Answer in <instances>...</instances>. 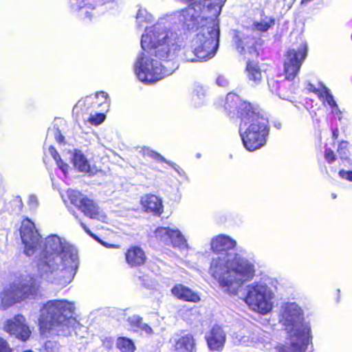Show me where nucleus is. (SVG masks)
<instances>
[{"label": "nucleus", "instance_id": "obj_3", "mask_svg": "<svg viewBox=\"0 0 352 352\" xmlns=\"http://www.w3.org/2000/svg\"><path fill=\"white\" fill-rule=\"evenodd\" d=\"M210 245L215 254L210 261V275L223 292L236 295L244 284L254 278V263L234 251L236 241L230 236L217 235L212 239Z\"/></svg>", "mask_w": 352, "mask_h": 352}, {"label": "nucleus", "instance_id": "obj_8", "mask_svg": "<svg viewBox=\"0 0 352 352\" xmlns=\"http://www.w3.org/2000/svg\"><path fill=\"white\" fill-rule=\"evenodd\" d=\"M196 32V34L192 38L190 46L185 47V43L183 41L184 45L179 50H184V59L188 62L210 59L215 55L219 47V38L217 29L202 28ZM175 32L184 41L182 36Z\"/></svg>", "mask_w": 352, "mask_h": 352}, {"label": "nucleus", "instance_id": "obj_12", "mask_svg": "<svg viewBox=\"0 0 352 352\" xmlns=\"http://www.w3.org/2000/svg\"><path fill=\"white\" fill-rule=\"evenodd\" d=\"M307 43L302 41L296 48L287 51L284 61L285 78L292 80L298 74L302 63L307 54Z\"/></svg>", "mask_w": 352, "mask_h": 352}, {"label": "nucleus", "instance_id": "obj_47", "mask_svg": "<svg viewBox=\"0 0 352 352\" xmlns=\"http://www.w3.org/2000/svg\"><path fill=\"white\" fill-rule=\"evenodd\" d=\"M80 225L82 227V228L85 230V231L89 234L91 236H92L93 238L96 239V237L94 236V234L93 233H91V232L87 228V226L82 223V222H80Z\"/></svg>", "mask_w": 352, "mask_h": 352}, {"label": "nucleus", "instance_id": "obj_24", "mask_svg": "<svg viewBox=\"0 0 352 352\" xmlns=\"http://www.w3.org/2000/svg\"><path fill=\"white\" fill-rule=\"evenodd\" d=\"M314 91L323 100L324 104H327L329 107L336 104L330 90L324 85H320V87L315 89Z\"/></svg>", "mask_w": 352, "mask_h": 352}, {"label": "nucleus", "instance_id": "obj_33", "mask_svg": "<svg viewBox=\"0 0 352 352\" xmlns=\"http://www.w3.org/2000/svg\"><path fill=\"white\" fill-rule=\"evenodd\" d=\"M128 322L130 325L134 328V331H138L139 328H140L142 324V318L139 316L134 315L128 318Z\"/></svg>", "mask_w": 352, "mask_h": 352}, {"label": "nucleus", "instance_id": "obj_44", "mask_svg": "<svg viewBox=\"0 0 352 352\" xmlns=\"http://www.w3.org/2000/svg\"><path fill=\"white\" fill-rule=\"evenodd\" d=\"M14 204L18 206L19 210H21L22 208L23 207V203L22 201V199L21 197L17 196L14 200H13Z\"/></svg>", "mask_w": 352, "mask_h": 352}, {"label": "nucleus", "instance_id": "obj_27", "mask_svg": "<svg viewBox=\"0 0 352 352\" xmlns=\"http://www.w3.org/2000/svg\"><path fill=\"white\" fill-rule=\"evenodd\" d=\"M48 152L56 161L57 166L62 170L63 174L66 175L68 172L69 166L63 162L59 154L52 146H50Z\"/></svg>", "mask_w": 352, "mask_h": 352}, {"label": "nucleus", "instance_id": "obj_49", "mask_svg": "<svg viewBox=\"0 0 352 352\" xmlns=\"http://www.w3.org/2000/svg\"><path fill=\"white\" fill-rule=\"evenodd\" d=\"M91 100H92V97L91 96H87L85 98V101L87 102H91Z\"/></svg>", "mask_w": 352, "mask_h": 352}, {"label": "nucleus", "instance_id": "obj_41", "mask_svg": "<svg viewBox=\"0 0 352 352\" xmlns=\"http://www.w3.org/2000/svg\"><path fill=\"white\" fill-rule=\"evenodd\" d=\"M339 175L342 179H345L350 182H352V171L341 170L339 172Z\"/></svg>", "mask_w": 352, "mask_h": 352}, {"label": "nucleus", "instance_id": "obj_45", "mask_svg": "<svg viewBox=\"0 0 352 352\" xmlns=\"http://www.w3.org/2000/svg\"><path fill=\"white\" fill-rule=\"evenodd\" d=\"M275 84H276V82L274 80H268V85H269V87L270 89V90L272 91V92H276L277 91V88L275 87Z\"/></svg>", "mask_w": 352, "mask_h": 352}, {"label": "nucleus", "instance_id": "obj_19", "mask_svg": "<svg viewBox=\"0 0 352 352\" xmlns=\"http://www.w3.org/2000/svg\"><path fill=\"white\" fill-rule=\"evenodd\" d=\"M171 294L177 299L184 301L197 302L200 300L197 293L182 284H176L174 285L171 289Z\"/></svg>", "mask_w": 352, "mask_h": 352}, {"label": "nucleus", "instance_id": "obj_23", "mask_svg": "<svg viewBox=\"0 0 352 352\" xmlns=\"http://www.w3.org/2000/svg\"><path fill=\"white\" fill-rule=\"evenodd\" d=\"M74 166L80 172L88 173L90 170V165L83 153L78 150H75L72 158Z\"/></svg>", "mask_w": 352, "mask_h": 352}, {"label": "nucleus", "instance_id": "obj_15", "mask_svg": "<svg viewBox=\"0 0 352 352\" xmlns=\"http://www.w3.org/2000/svg\"><path fill=\"white\" fill-rule=\"evenodd\" d=\"M3 329L21 341H26L31 335V330L25 317L18 314L4 322Z\"/></svg>", "mask_w": 352, "mask_h": 352}, {"label": "nucleus", "instance_id": "obj_40", "mask_svg": "<svg viewBox=\"0 0 352 352\" xmlns=\"http://www.w3.org/2000/svg\"><path fill=\"white\" fill-rule=\"evenodd\" d=\"M216 83L219 87H225L228 86L229 82L225 76L219 75L217 78Z\"/></svg>", "mask_w": 352, "mask_h": 352}, {"label": "nucleus", "instance_id": "obj_4", "mask_svg": "<svg viewBox=\"0 0 352 352\" xmlns=\"http://www.w3.org/2000/svg\"><path fill=\"white\" fill-rule=\"evenodd\" d=\"M280 322L289 337V346L278 345L276 352H305L312 336L310 324L304 320L301 307L295 302L282 303Z\"/></svg>", "mask_w": 352, "mask_h": 352}, {"label": "nucleus", "instance_id": "obj_46", "mask_svg": "<svg viewBox=\"0 0 352 352\" xmlns=\"http://www.w3.org/2000/svg\"><path fill=\"white\" fill-rule=\"evenodd\" d=\"M139 278H140V280H141L142 284L144 285L145 287H149L151 286V284L148 282V279L147 278V276L143 277V278L140 277Z\"/></svg>", "mask_w": 352, "mask_h": 352}, {"label": "nucleus", "instance_id": "obj_51", "mask_svg": "<svg viewBox=\"0 0 352 352\" xmlns=\"http://www.w3.org/2000/svg\"><path fill=\"white\" fill-rule=\"evenodd\" d=\"M293 2L295 1V0H292Z\"/></svg>", "mask_w": 352, "mask_h": 352}, {"label": "nucleus", "instance_id": "obj_50", "mask_svg": "<svg viewBox=\"0 0 352 352\" xmlns=\"http://www.w3.org/2000/svg\"><path fill=\"white\" fill-rule=\"evenodd\" d=\"M82 101H79L77 104L76 105V107H74V109L78 108L79 106H81L82 105Z\"/></svg>", "mask_w": 352, "mask_h": 352}, {"label": "nucleus", "instance_id": "obj_34", "mask_svg": "<svg viewBox=\"0 0 352 352\" xmlns=\"http://www.w3.org/2000/svg\"><path fill=\"white\" fill-rule=\"evenodd\" d=\"M27 204L30 210H36L39 205L38 197L34 195H30L28 196Z\"/></svg>", "mask_w": 352, "mask_h": 352}, {"label": "nucleus", "instance_id": "obj_11", "mask_svg": "<svg viewBox=\"0 0 352 352\" xmlns=\"http://www.w3.org/2000/svg\"><path fill=\"white\" fill-rule=\"evenodd\" d=\"M234 41L238 52L248 60L245 73L248 79L252 85H256L262 80V73L257 64L253 60L258 56L255 47L256 40L246 34H236Z\"/></svg>", "mask_w": 352, "mask_h": 352}, {"label": "nucleus", "instance_id": "obj_22", "mask_svg": "<svg viewBox=\"0 0 352 352\" xmlns=\"http://www.w3.org/2000/svg\"><path fill=\"white\" fill-rule=\"evenodd\" d=\"M125 256L127 263L131 267L140 266L144 264L146 259L144 250L137 246L129 248Z\"/></svg>", "mask_w": 352, "mask_h": 352}, {"label": "nucleus", "instance_id": "obj_28", "mask_svg": "<svg viewBox=\"0 0 352 352\" xmlns=\"http://www.w3.org/2000/svg\"><path fill=\"white\" fill-rule=\"evenodd\" d=\"M136 20L139 26H143L144 23H151L153 16L146 9L140 8L136 15Z\"/></svg>", "mask_w": 352, "mask_h": 352}, {"label": "nucleus", "instance_id": "obj_2", "mask_svg": "<svg viewBox=\"0 0 352 352\" xmlns=\"http://www.w3.org/2000/svg\"><path fill=\"white\" fill-rule=\"evenodd\" d=\"M183 45L182 39L173 31L160 25L146 27L141 38L143 51L138 55L133 66L138 80L153 83L172 74L177 68L173 60Z\"/></svg>", "mask_w": 352, "mask_h": 352}, {"label": "nucleus", "instance_id": "obj_21", "mask_svg": "<svg viewBox=\"0 0 352 352\" xmlns=\"http://www.w3.org/2000/svg\"><path fill=\"white\" fill-rule=\"evenodd\" d=\"M236 338L238 342L241 344L252 345L261 351L267 349V345L268 343L266 342L263 338L260 337L258 333L254 332L252 334L248 333V335H239Z\"/></svg>", "mask_w": 352, "mask_h": 352}, {"label": "nucleus", "instance_id": "obj_39", "mask_svg": "<svg viewBox=\"0 0 352 352\" xmlns=\"http://www.w3.org/2000/svg\"><path fill=\"white\" fill-rule=\"evenodd\" d=\"M325 160L328 162V163L331 164L336 160V155L334 152L330 148H327L324 153Z\"/></svg>", "mask_w": 352, "mask_h": 352}, {"label": "nucleus", "instance_id": "obj_14", "mask_svg": "<svg viewBox=\"0 0 352 352\" xmlns=\"http://www.w3.org/2000/svg\"><path fill=\"white\" fill-rule=\"evenodd\" d=\"M154 236L164 244L171 245L180 250L188 248L186 239L177 228L159 227L155 230Z\"/></svg>", "mask_w": 352, "mask_h": 352}, {"label": "nucleus", "instance_id": "obj_7", "mask_svg": "<svg viewBox=\"0 0 352 352\" xmlns=\"http://www.w3.org/2000/svg\"><path fill=\"white\" fill-rule=\"evenodd\" d=\"M239 133L244 146L250 151L264 146L269 133L268 120L257 107L244 102L239 107Z\"/></svg>", "mask_w": 352, "mask_h": 352}, {"label": "nucleus", "instance_id": "obj_42", "mask_svg": "<svg viewBox=\"0 0 352 352\" xmlns=\"http://www.w3.org/2000/svg\"><path fill=\"white\" fill-rule=\"evenodd\" d=\"M138 329L144 331L147 335H150L153 333V330H152L151 327H149L146 323H142L140 328H139Z\"/></svg>", "mask_w": 352, "mask_h": 352}, {"label": "nucleus", "instance_id": "obj_18", "mask_svg": "<svg viewBox=\"0 0 352 352\" xmlns=\"http://www.w3.org/2000/svg\"><path fill=\"white\" fill-rule=\"evenodd\" d=\"M72 10L83 20H91L94 15L95 7L91 0H72Z\"/></svg>", "mask_w": 352, "mask_h": 352}, {"label": "nucleus", "instance_id": "obj_31", "mask_svg": "<svg viewBox=\"0 0 352 352\" xmlns=\"http://www.w3.org/2000/svg\"><path fill=\"white\" fill-rule=\"evenodd\" d=\"M142 152L143 155L144 156H148L156 160L164 162L165 163H169V161L166 160L160 153L155 152V151L151 149L150 148L144 147L142 148Z\"/></svg>", "mask_w": 352, "mask_h": 352}, {"label": "nucleus", "instance_id": "obj_16", "mask_svg": "<svg viewBox=\"0 0 352 352\" xmlns=\"http://www.w3.org/2000/svg\"><path fill=\"white\" fill-rule=\"evenodd\" d=\"M205 338L210 351H220L223 348L226 337L223 329L214 325L206 333Z\"/></svg>", "mask_w": 352, "mask_h": 352}, {"label": "nucleus", "instance_id": "obj_26", "mask_svg": "<svg viewBox=\"0 0 352 352\" xmlns=\"http://www.w3.org/2000/svg\"><path fill=\"white\" fill-rule=\"evenodd\" d=\"M274 25V20L268 16H265L261 21H256L253 23L252 28L259 32H266Z\"/></svg>", "mask_w": 352, "mask_h": 352}, {"label": "nucleus", "instance_id": "obj_9", "mask_svg": "<svg viewBox=\"0 0 352 352\" xmlns=\"http://www.w3.org/2000/svg\"><path fill=\"white\" fill-rule=\"evenodd\" d=\"M38 285L36 280L29 274H23L19 279L4 287L0 293L1 306L4 309L11 307L36 294Z\"/></svg>", "mask_w": 352, "mask_h": 352}, {"label": "nucleus", "instance_id": "obj_6", "mask_svg": "<svg viewBox=\"0 0 352 352\" xmlns=\"http://www.w3.org/2000/svg\"><path fill=\"white\" fill-rule=\"evenodd\" d=\"M226 0H200L180 11L175 12L174 17L178 23L189 30L207 28L217 29L219 38L217 17Z\"/></svg>", "mask_w": 352, "mask_h": 352}, {"label": "nucleus", "instance_id": "obj_29", "mask_svg": "<svg viewBox=\"0 0 352 352\" xmlns=\"http://www.w3.org/2000/svg\"><path fill=\"white\" fill-rule=\"evenodd\" d=\"M242 102H243L240 101L237 95L233 93H229L226 98L225 109L231 111L232 109L236 108L239 104V111L240 105Z\"/></svg>", "mask_w": 352, "mask_h": 352}, {"label": "nucleus", "instance_id": "obj_5", "mask_svg": "<svg viewBox=\"0 0 352 352\" xmlns=\"http://www.w3.org/2000/svg\"><path fill=\"white\" fill-rule=\"evenodd\" d=\"M74 302L67 300H48L41 309L38 325L42 333L71 336L79 327L74 314Z\"/></svg>", "mask_w": 352, "mask_h": 352}, {"label": "nucleus", "instance_id": "obj_20", "mask_svg": "<svg viewBox=\"0 0 352 352\" xmlns=\"http://www.w3.org/2000/svg\"><path fill=\"white\" fill-rule=\"evenodd\" d=\"M173 342L175 352H196L195 340L190 334L173 338Z\"/></svg>", "mask_w": 352, "mask_h": 352}, {"label": "nucleus", "instance_id": "obj_1", "mask_svg": "<svg viewBox=\"0 0 352 352\" xmlns=\"http://www.w3.org/2000/svg\"><path fill=\"white\" fill-rule=\"evenodd\" d=\"M20 234L27 256L39 252L36 265L42 279L61 287L72 283L80 265L75 246L56 234L42 241L34 223L28 218L22 221Z\"/></svg>", "mask_w": 352, "mask_h": 352}, {"label": "nucleus", "instance_id": "obj_36", "mask_svg": "<svg viewBox=\"0 0 352 352\" xmlns=\"http://www.w3.org/2000/svg\"><path fill=\"white\" fill-rule=\"evenodd\" d=\"M347 142H341L338 148V153L340 155L341 159H346L348 157L347 155Z\"/></svg>", "mask_w": 352, "mask_h": 352}, {"label": "nucleus", "instance_id": "obj_35", "mask_svg": "<svg viewBox=\"0 0 352 352\" xmlns=\"http://www.w3.org/2000/svg\"><path fill=\"white\" fill-rule=\"evenodd\" d=\"M104 118L105 116L104 113H96L90 116L89 122L94 125H99L104 120Z\"/></svg>", "mask_w": 352, "mask_h": 352}, {"label": "nucleus", "instance_id": "obj_30", "mask_svg": "<svg viewBox=\"0 0 352 352\" xmlns=\"http://www.w3.org/2000/svg\"><path fill=\"white\" fill-rule=\"evenodd\" d=\"M95 98L97 100L98 106L99 107H102L101 110L103 111L108 109L110 104V100L107 93L104 91L98 92L96 94Z\"/></svg>", "mask_w": 352, "mask_h": 352}, {"label": "nucleus", "instance_id": "obj_32", "mask_svg": "<svg viewBox=\"0 0 352 352\" xmlns=\"http://www.w3.org/2000/svg\"><path fill=\"white\" fill-rule=\"evenodd\" d=\"M52 137L54 138L56 141L58 143H61L64 139V137L61 135L59 129L55 126L51 129H49L47 133V138H51Z\"/></svg>", "mask_w": 352, "mask_h": 352}, {"label": "nucleus", "instance_id": "obj_37", "mask_svg": "<svg viewBox=\"0 0 352 352\" xmlns=\"http://www.w3.org/2000/svg\"><path fill=\"white\" fill-rule=\"evenodd\" d=\"M195 96H193V100L196 101L197 99L201 100L206 95V89L202 87H197L195 91Z\"/></svg>", "mask_w": 352, "mask_h": 352}, {"label": "nucleus", "instance_id": "obj_43", "mask_svg": "<svg viewBox=\"0 0 352 352\" xmlns=\"http://www.w3.org/2000/svg\"><path fill=\"white\" fill-rule=\"evenodd\" d=\"M331 109V113L336 116H337L338 117V119L340 120L341 119V111L340 110L337 103L335 104V105H333L331 107H330Z\"/></svg>", "mask_w": 352, "mask_h": 352}, {"label": "nucleus", "instance_id": "obj_48", "mask_svg": "<svg viewBox=\"0 0 352 352\" xmlns=\"http://www.w3.org/2000/svg\"><path fill=\"white\" fill-rule=\"evenodd\" d=\"M168 164L170 165L177 172L180 173V168L178 166H177L175 164H173L170 162L169 163H167Z\"/></svg>", "mask_w": 352, "mask_h": 352}, {"label": "nucleus", "instance_id": "obj_38", "mask_svg": "<svg viewBox=\"0 0 352 352\" xmlns=\"http://www.w3.org/2000/svg\"><path fill=\"white\" fill-rule=\"evenodd\" d=\"M12 349L10 346L8 342L0 338V352H12Z\"/></svg>", "mask_w": 352, "mask_h": 352}, {"label": "nucleus", "instance_id": "obj_10", "mask_svg": "<svg viewBox=\"0 0 352 352\" xmlns=\"http://www.w3.org/2000/svg\"><path fill=\"white\" fill-rule=\"evenodd\" d=\"M275 294L265 282H254L246 287L244 301L254 311L262 315L270 313L274 307Z\"/></svg>", "mask_w": 352, "mask_h": 352}, {"label": "nucleus", "instance_id": "obj_25", "mask_svg": "<svg viewBox=\"0 0 352 352\" xmlns=\"http://www.w3.org/2000/svg\"><path fill=\"white\" fill-rule=\"evenodd\" d=\"M116 344L120 352H134L135 350L133 342L125 337L118 338Z\"/></svg>", "mask_w": 352, "mask_h": 352}, {"label": "nucleus", "instance_id": "obj_17", "mask_svg": "<svg viewBox=\"0 0 352 352\" xmlns=\"http://www.w3.org/2000/svg\"><path fill=\"white\" fill-rule=\"evenodd\" d=\"M140 205L144 212L160 216L163 212L162 199L153 194H146L140 198Z\"/></svg>", "mask_w": 352, "mask_h": 352}, {"label": "nucleus", "instance_id": "obj_13", "mask_svg": "<svg viewBox=\"0 0 352 352\" xmlns=\"http://www.w3.org/2000/svg\"><path fill=\"white\" fill-rule=\"evenodd\" d=\"M67 195L71 204L78 208L86 216L91 219L105 221L107 216L100 210L98 206L91 199H88L80 192L69 189Z\"/></svg>", "mask_w": 352, "mask_h": 352}]
</instances>
